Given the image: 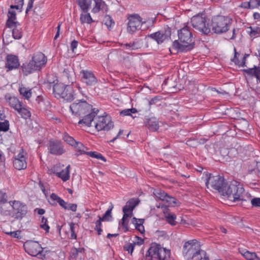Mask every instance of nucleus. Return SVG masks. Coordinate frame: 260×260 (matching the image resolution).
<instances>
[{
    "label": "nucleus",
    "instance_id": "nucleus-20",
    "mask_svg": "<svg viewBox=\"0 0 260 260\" xmlns=\"http://www.w3.org/2000/svg\"><path fill=\"white\" fill-rule=\"evenodd\" d=\"M242 71L248 76L255 77L257 82L260 83V66L254 65L253 67L243 69Z\"/></svg>",
    "mask_w": 260,
    "mask_h": 260
},
{
    "label": "nucleus",
    "instance_id": "nucleus-57",
    "mask_svg": "<svg viewBox=\"0 0 260 260\" xmlns=\"http://www.w3.org/2000/svg\"><path fill=\"white\" fill-rule=\"evenodd\" d=\"M47 81H48L47 86H49L50 87H51V86L53 87V84H56L58 83V80L57 79V78L55 77H53V80L50 79V77H49Z\"/></svg>",
    "mask_w": 260,
    "mask_h": 260
},
{
    "label": "nucleus",
    "instance_id": "nucleus-50",
    "mask_svg": "<svg viewBox=\"0 0 260 260\" xmlns=\"http://www.w3.org/2000/svg\"><path fill=\"white\" fill-rule=\"evenodd\" d=\"M241 254L247 260H253L256 255L255 252H251L249 251H246Z\"/></svg>",
    "mask_w": 260,
    "mask_h": 260
},
{
    "label": "nucleus",
    "instance_id": "nucleus-14",
    "mask_svg": "<svg viewBox=\"0 0 260 260\" xmlns=\"http://www.w3.org/2000/svg\"><path fill=\"white\" fill-rule=\"evenodd\" d=\"M127 30L129 34H133L140 29L142 25V18L138 14H134L128 18Z\"/></svg>",
    "mask_w": 260,
    "mask_h": 260
},
{
    "label": "nucleus",
    "instance_id": "nucleus-3",
    "mask_svg": "<svg viewBox=\"0 0 260 260\" xmlns=\"http://www.w3.org/2000/svg\"><path fill=\"white\" fill-rule=\"evenodd\" d=\"M182 253L187 260H209L206 251L201 249V245L196 239L189 240L184 243Z\"/></svg>",
    "mask_w": 260,
    "mask_h": 260
},
{
    "label": "nucleus",
    "instance_id": "nucleus-61",
    "mask_svg": "<svg viewBox=\"0 0 260 260\" xmlns=\"http://www.w3.org/2000/svg\"><path fill=\"white\" fill-rule=\"evenodd\" d=\"M58 203L59 204V205L62 207L64 209L66 210V209L67 208V206L68 205V203L66 202L63 199H60V200H59V201H58Z\"/></svg>",
    "mask_w": 260,
    "mask_h": 260
},
{
    "label": "nucleus",
    "instance_id": "nucleus-52",
    "mask_svg": "<svg viewBox=\"0 0 260 260\" xmlns=\"http://www.w3.org/2000/svg\"><path fill=\"white\" fill-rule=\"evenodd\" d=\"M70 225V229L71 232L70 239H76L77 235L75 233V223L73 222H71L69 224Z\"/></svg>",
    "mask_w": 260,
    "mask_h": 260
},
{
    "label": "nucleus",
    "instance_id": "nucleus-47",
    "mask_svg": "<svg viewBox=\"0 0 260 260\" xmlns=\"http://www.w3.org/2000/svg\"><path fill=\"white\" fill-rule=\"evenodd\" d=\"M11 210H10L5 205L2 206L0 208V214L4 216L11 217Z\"/></svg>",
    "mask_w": 260,
    "mask_h": 260
},
{
    "label": "nucleus",
    "instance_id": "nucleus-59",
    "mask_svg": "<svg viewBox=\"0 0 260 260\" xmlns=\"http://www.w3.org/2000/svg\"><path fill=\"white\" fill-rule=\"evenodd\" d=\"M257 3V0H251L249 2V4L247 5H248L249 7H250V9H253L258 8Z\"/></svg>",
    "mask_w": 260,
    "mask_h": 260
},
{
    "label": "nucleus",
    "instance_id": "nucleus-2",
    "mask_svg": "<svg viewBox=\"0 0 260 260\" xmlns=\"http://www.w3.org/2000/svg\"><path fill=\"white\" fill-rule=\"evenodd\" d=\"M178 40L173 42L172 49L177 52H187L194 47V40L189 28L187 26L178 30Z\"/></svg>",
    "mask_w": 260,
    "mask_h": 260
},
{
    "label": "nucleus",
    "instance_id": "nucleus-55",
    "mask_svg": "<svg viewBox=\"0 0 260 260\" xmlns=\"http://www.w3.org/2000/svg\"><path fill=\"white\" fill-rule=\"evenodd\" d=\"M7 197L5 192L0 191V205L4 204L7 202Z\"/></svg>",
    "mask_w": 260,
    "mask_h": 260
},
{
    "label": "nucleus",
    "instance_id": "nucleus-54",
    "mask_svg": "<svg viewBox=\"0 0 260 260\" xmlns=\"http://www.w3.org/2000/svg\"><path fill=\"white\" fill-rule=\"evenodd\" d=\"M155 21V18H148V19L145 20L144 21L142 20V25L146 24L147 27L149 28L153 25V24H154Z\"/></svg>",
    "mask_w": 260,
    "mask_h": 260
},
{
    "label": "nucleus",
    "instance_id": "nucleus-48",
    "mask_svg": "<svg viewBox=\"0 0 260 260\" xmlns=\"http://www.w3.org/2000/svg\"><path fill=\"white\" fill-rule=\"evenodd\" d=\"M99 219L95 222V226L94 230L98 232V235H100L102 232V221H104L102 220L100 216H98Z\"/></svg>",
    "mask_w": 260,
    "mask_h": 260
},
{
    "label": "nucleus",
    "instance_id": "nucleus-30",
    "mask_svg": "<svg viewBox=\"0 0 260 260\" xmlns=\"http://www.w3.org/2000/svg\"><path fill=\"white\" fill-rule=\"evenodd\" d=\"M144 222V219H139L134 217L132 219V223L135 225L136 229L141 234L145 232L144 226L143 225Z\"/></svg>",
    "mask_w": 260,
    "mask_h": 260
},
{
    "label": "nucleus",
    "instance_id": "nucleus-5",
    "mask_svg": "<svg viewBox=\"0 0 260 260\" xmlns=\"http://www.w3.org/2000/svg\"><path fill=\"white\" fill-rule=\"evenodd\" d=\"M245 195V192L243 185L236 180L227 184L222 194V196L233 202L246 201L244 199Z\"/></svg>",
    "mask_w": 260,
    "mask_h": 260
},
{
    "label": "nucleus",
    "instance_id": "nucleus-26",
    "mask_svg": "<svg viewBox=\"0 0 260 260\" xmlns=\"http://www.w3.org/2000/svg\"><path fill=\"white\" fill-rule=\"evenodd\" d=\"M146 125L149 130L155 132L159 128V122L156 118L151 117L147 120Z\"/></svg>",
    "mask_w": 260,
    "mask_h": 260
},
{
    "label": "nucleus",
    "instance_id": "nucleus-25",
    "mask_svg": "<svg viewBox=\"0 0 260 260\" xmlns=\"http://www.w3.org/2000/svg\"><path fill=\"white\" fill-rule=\"evenodd\" d=\"M16 12L14 10H9L8 13V20L6 22V26L8 28H12L16 24H17L16 19Z\"/></svg>",
    "mask_w": 260,
    "mask_h": 260
},
{
    "label": "nucleus",
    "instance_id": "nucleus-11",
    "mask_svg": "<svg viewBox=\"0 0 260 260\" xmlns=\"http://www.w3.org/2000/svg\"><path fill=\"white\" fill-rule=\"evenodd\" d=\"M23 247L25 252L31 256L39 255L41 258H44L45 257V254L43 253V248L37 241L27 240L24 242Z\"/></svg>",
    "mask_w": 260,
    "mask_h": 260
},
{
    "label": "nucleus",
    "instance_id": "nucleus-53",
    "mask_svg": "<svg viewBox=\"0 0 260 260\" xmlns=\"http://www.w3.org/2000/svg\"><path fill=\"white\" fill-rule=\"evenodd\" d=\"M165 201L168 203V206H174L176 203V199L175 198L169 196V194H168Z\"/></svg>",
    "mask_w": 260,
    "mask_h": 260
},
{
    "label": "nucleus",
    "instance_id": "nucleus-19",
    "mask_svg": "<svg viewBox=\"0 0 260 260\" xmlns=\"http://www.w3.org/2000/svg\"><path fill=\"white\" fill-rule=\"evenodd\" d=\"M58 167L57 166H54L53 168L52 169V172L54 174H55L56 175L61 179L63 181H67L70 178V171L69 169L70 168V165H68L64 170H62L60 172H57V168Z\"/></svg>",
    "mask_w": 260,
    "mask_h": 260
},
{
    "label": "nucleus",
    "instance_id": "nucleus-24",
    "mask_svg": "<svg viewBox=\"0 0 260 260\" xmlns=\"http://www.w3.org/2000/svg\"><path fill=\"white\" fill-rule=\"evenodd\" d=\"M66 87L67 86L62 83H57L56 84H53V93L55 97L58 99L61 98L62 94H63Z\"/></svg>",
    "mask_w": 260,
    "mask_h": 260
},
{
    "label": "nucleus",
    "instance_id": "nucleus-9",
    "mask_svg": "<svg viewBox=\"0 0 260 260\" xmlns=\"http://www.w3.org/2000/svg\"><path fill=\"white\" fill-rule=\"evenodd\" d=\"M191 23L192 27L202 34L207 35L211 32L210 26L204 14H199L193 16Z\"/></svg>",
    "mask_w": 260,
    "mask_h": 260
},
{
    "label": "nucleus",
    "instance_id": "nucleus-8",
    "mask_svg": "<svg viewBox=\"0 0 260 260\" xmlns=\"http://www.w3.org/2000/svg\"><path fill=\"white\" fill-rule=\"evenodd\" d=\"M9 203L12 207L11 217L17 220H21L26 217L28 209L25 203L18 200L10 201Z\"/></svg>",
    "mask_w": 260,
    "mask_h": 260
},
{
    "label": "nucleus",
    "instance_id": "nucleus-23",
    "mask_svg": "<svg viewBox=\"0 0 260 260\" xmlns=\"http://www.w3.org/2000/svg\"><path fill=\"white\" fill-rule=\"evenodd\" d=\"M122 211L123 212V215L121 219V222H120L119 224H121L124 232H126L129 230L128 227V218L131 217L133 215V213L132 211H128L126 210L125 211L123 209H122Z\"/></svg>",
    "mask_w": 260,
    "mask_h": 260
},
{
    "label": "nucleus",
    "instance_id": "nucleus-63",
    "mask_svg": "<svg viewBox=\"0 0 260 260\" xmlns=\"http://www.w3.org/2000/svg\"><path fill=\"white\" fill-rule=\"evenodd\" d=\"M34 1V0H29V1L28 4H27V8L26 10V13H27L28 12L32 9V8L33 7Z\"/></svg>",
    "mask_w": 260,
    "mask_h": 260
},
{
    "label": "nucleus",
    "instance_id": "nucleus-16",
    "mask_svg": "<svg viewBox=\"0 0 260 260\" xmlns=\"http://www.w3.org/2000/svg\"><path fill=\"white\" fill-rule=\"evenodd\" d=\"M13 162L14 167L17 170H21L26 168L25 153L23 149L15 156Z\"/></svg>",
    "mask_w": 260,
    "mask_h": 260
},
{
    "label": "nucleus",
    "instance_id": "nucleus-12",
    "mask_svg": "<svg viewBox=\"0 0 260 260\" xmlns=\"http://www.w3.org/2000/svg\"><path fill=\"white\" fill-rule=\"evenodd\" d=\"M95 128L98 131H108L113 128L114 123L112 121L111 117L108 114L104 113L102 116H99L94 118Z\"/></svg>",
    "mask_w": 260,
    "mask_h": 260
},
{
    "label": "nucleus",
    "instance_id": "nucleus-38",
    "mask_svg": "<svg viewBox=\"0 0 260 260\" xmlns=\"http://www.w3.org/2000/svg\"><path fill=\"white\" fill-rule=\"evenodd\" d=\"M16 111L24 119H27L31 116L30 111L26 108L23 107L22 105L20 106V109L18 108Z\"/></svg>",
    "mask_w": 260,
    "mask_h": 260
},
{
    "label": "nucleus",
    "instance_id": "nucleus-27",
    "mask_svg": "<svg viewBox=\"0 0 260 260\" xmlns=\"http://www.w3.org/2000/svg\"><path fill=\"white\" fill-rule=\"evenodd\" d=\"M166 221L172 225L176 224V216L174 214H172L170 212L168 207H165L164 210Z\"/></svg>",
    "mask_w": 260,
    "mask_h": 260
},
{
    "label": "nucleus",
    "instance_id": "nucleus-29",
    "mask_svg": "<svg viewBox=\"0 0 260 260\" xmlns=\"http://www.w3.org/2000/svg\"><path fill=\"white\" fill-rule=\"evenodd\" d=\"M94 5L91 10L93 13H97L101 10H104L107 5L104 1L103 0H93Z\"/></svg>",
    "mask_w": 260,
    "mask_h": 260
},
{
    "label": "nucleus",
    "instance_id": "nucleus-4",
    "mask_svg": "<svg viewBox=\"0 0 260 260\" xmlns=\"http://www.w3.org/2000/svg\"><path fill=\"white\" fill-rule=\"evenodd\" d=\"M47 57L42 52L35 53L28 62L23 63L21 66L22 72L25 75L36 71H40L47 63Z\"/></svg>",
    "mask_w": 260,
    "mask_h": 260
},
{
    "label": "nucleus",
    "instance_id": "nucleus-51",
    "mask_svg": "<svg viewBox=\"0 0 260 260\" xmlns=\"http://www.w3.org/2000/svg\"><path fill=\"white\" fill-rule=\"evenodd\" d=\"M47 219L44 216L42 218L41 224L40 227L44 230L46 232H48L49 230V226L47 224Z\"/></svg>",
    "mask_w": 260,
    "mask_h": 260
},
{
    "label": "nucleus",
    "instance_id": "nucleus-39",
    "mask_svg": "<svg viewBox=\"0 0 260 260\" xmlns=\"http://www.w3.org/2000/svg\"><path fill=\"white\" fill-rule=\"evenodd\" d=\"M247 30L248 33L251 37H257L260 35V27L250 26Z\"/></svg>",
    "mask_w": 260,
    "mask_h": 260
},
{
    "label": "nucleus",
    "instance_id": "nucleus-49",
    "mask_svg": "<svg viewBox=\"0 0 260 260\" xmlns=\"http://www.w3.org/2000/svg\"><path fill=\"white\" fill-rule=\"evenodd\" d=\"M135 245H136V243H127L126 244H125L124 246L123 249L125 251H128V252L129 253H131V254H132L133 252V251H134Z\"/></svg>",
    "mask_w": 260,
    "mask_h": 260
},
{
    "label": "nucleus",
    "instance_id": "nucleus-15",
    "mask_svg": "<svg viewBox=\"0 0 260 260\" xmlns=\"http://www.w3.org/2000/svg\"><path fill=\"white\" fill-rule=\"evenodd\" d=\"M48 150L50 153L55 155H61L66 152L62 143L59 140L50 141Z\"/></svg>",
    "mask_w": 260,
    "mask_h": 260
},
{
    "label": "nucleus",
    "instance_id": "nucleus-34",
    "mask_svg": "<svg viewBox=\"0 0 260 260\" xmlns=\"http://www.w3.org/2000/svg\"><path fill=\"white\" fill-rule=\"evenodd\" d=\"M12 36L15 39H20L22 36V32L20 25L19 22L17 24L13 26L12 28Z\"/></svg>",
    "mask_w": 260,
    "mask_h": 260
},
{
    "label": "nucleus",
    "instance_id": "nucleus-21",
    "mask_svg": "<svg viewBox=\"0 0 260 260\" xmlns=\"http://www.w3.org/2000/svg\"><path fill=\"white\" fill-rule=\"evenodd\" d=\"M62 77L66 83H73L75 79V75L73 69L70 67L65 68L62 72Z\"/></svg>",
    "mask_w": 260,
    "mask_h": 260
},
{
    "label": "nucleus",
    "instance_id": "nucleus-56",
    "mask_svg": "<svg viewBox=\"0 0 260 260\" xmlns=\"http://www.w3.org/2000/svg\"><path fill=\"white\" fill-rule=\"evenodd\" d=\"M251 203L253 207H260V198H254L251 199Z\"/></svg>",
    "mask_w": 260,
    "mask_h": 260
},
{
    "label": "nucleus",
    "instance_id": "nucleus-33",
    "mask_svg": "<svg viewBox=\"0 0 260 260\" xmlns=\"http://www.w3.org/2000/svg\"><path fill=\"white\" fill-rule=\"evenodd\" d=\"M77 3L84 13H87L90 7L91 0H76Z\"/></svg>",
    "mask_w": 260,
    "mask_h": 260
},
{
    "label": "nucleus",
    "instance_id": "nucleus-35",
    "mask_svg": "<svg viewBox=\"0 0 260 260\" xmlns=\"http://www.w3.org/2000/svg\"><path fill=\"white\" fill-rule=\"evenodd\" d=\"M84 251L85 249L83 247L72 248L71 251L70 256L71 258L77 259L80 255L83 254Z\"/></svg>",
    "mask_w": 260,
    "mask_h": 260
},
{
    "label": "nucleus",
    "instance_id": "nucleus-32",
    "mask_svg": "<svg viewBox=\"0 0 260 260\" xmlns=\"http://www.w3.org/2000/svg\"><path fill=\"white\" fill-rule=\"evenodd\" d=\"M7 101L9 103V105L15 110H17L18 108L20 109L22 105V103L15 96H10L7 99Z\"/></svg>",
    "mask_w": 260,
    "mask_h": 260
},
{
    "label": "nucleus",
    "instance_id": "nucleus-28",
    "mask_svg": "<svg viewBox=\"0 0 260 260\" xmlns=\"http://www.w3.org/2000/svg\"><path fill=\"white\" fill-rule=\"evenodd\" d=\"M61 98L67 101H71L75 98L73 88L69 86H67Z\"/></svg>",
    "mask_w": 260,
    "mask_h": 260
},
{
    "label": "nucleus",
    "instance_id": "nucleus-46",
    "mask_svg": "<svg viewBox=\"0 0 260 260\" xmlns=\"http://www.w3.org/2000/svg\"><path fill=\"white\" fill-rule=\"evenodd\" d=\"M103 21L105 24L107 26L108 28L111 27L115 24V22L111 17L108 15H106L104 17Z\"/></svg>",
    "mask_w": 260,
    "mask_h": 260
},
{
    "label": "nucleus",
    "instance_id": "nucleus-18",
    "mask_svg": "<svg viewBox=\"0 0 260 260\" xmlns=\"http://www.w3.org/2000/svg\"><path fill=\"white\" fill-rule=\"evenodd\" d=\"M19 66V60L17 56L13 54H8L7 55L5 67L8 69L7 71L17 69Z\"/></svg>",
    "mask_w": 260,
    "mask_h": 260
},
{
    "label": "nucleus",
    "instance_id": "nucleus-36",
    "mask_svg": "<svg viewBox=\"0 0 260 260\" xmlns=\"http://www.w3.org/2000/svg\"><path fill=\"white\" fill-rule=\"evenodd\" d=\"M20 94L23 96L24 99L29 100L31 96V89L25 87H21L19 89Z\"/></svg>",
    "mask_w": 260,
    "mask_h": 260
},
{
    "label": "nucleus",
    "instance_id": "nucleus-31",
    "mask_svg": "<svg viewBox=\"0 0 260 260\" xmlns=\"http://www.w3.org/2000/svg\"><path fill=\"white\" fill-rule=\"evenodd\" d=\"M139 201L138 199L132 198L129 200L123 208L125 211L133 212L136 206L138 205Z\"/></svg>",
    "mask_w": 260,
    "mask_h": 260
},
{
    "label": "nucleus",
    "instance_id": "nucleus-64",
    "mask_svg": "<svg viewBox=\"0 0 260 260\" xmlns=\"http://www.w3.org/2000/svg\"><path fill=\"white\" fill-rule=\"evenodd\" d=\"M136 238L137 239V241L134 242L136 243V244H137L138 245H141L144 243V240L142 238L138 236H136Z\"/></svg>",
    "mask_w": 260,
    "mask_h": 260
},
{
    "label": "nucleus",
    "instance_id": "nucleus-37",
    "mask_svg": "<svg viewBox=\"0 0 260 260\" xmlns=\"http://www.w3.org/2000/svg\"><path fill=\"white\" fill-rule=\"evenodd\" d=\"M85 14H81L80 17V20L82 24L86 23L87 24H91L93 22L89 13H84Z\"/></svg>",
    "mask_w": 260,
    "mask_h": 260
},
{
    "label": "nucleus",
    "instance_id": "nucleus-45",
    "mask_svg": "<svg viewBox=\"0 0 260 260\" xmlns=\"http://www.w3.org/2000/svg\"><path fill=\"white\" fill-rule=\"evenodd\" d=\"M86 154L91 157L96 158L98 159H101L103 160L104 162L106 161V159L101 153H98L97 152L89 151L87 152Z\"/></svg>",
    "mask_w": 260,
    "mask_h": 260
},
{
    "label": "nucleus",
    "instance_id": "nucleus-22",
    "mask_svg": "<svg viewBox=\"0 0 260 260\" xmlns=\"http://www.w3.org/2000/svg\"><path fill=\"white\" fill-rule=\"evenodd\" d=\"M122 211L123 212V215L121 219V222H120L119 224H121L124 232H126L129 230L128 227V218L131 217L133 215V213L132 211H128L126 210L125 211L123 209H122Z\"/></svg>",
    "mask_w": 260,
    "mask_h": 260
},
{
    "label": "nucleus",
    "instance_id": "nucleus-60",
    "mask_svg": "<svg viewBox=\"0 0 260 260\" xmlns=\"http://www.w3.org/2000/svg\"><path fill=\"white\" fill-rule=\"evenodd\" d=\"M231 60L233 61L235 63V64L239 67H244V62L241 61L240 60H239L238 57H234L233 59H231Z\"/></svg>",
    "mask_w": 260,
    "mask_h": 260
},
{
    "label": "nucleus",
    "instance_id": "nucleus-43",
    "mask_svg": "<svg viewBox=\"0 0 260 260\" xmlns=\"http://www.w3.org/2000/svg\"><path fill=\"white\" fill-rule=\"evenodd\" d=\"M2 114L0 115V120H3V118L2 117ZM9 129V123L7 120L4 121H0V131L7 132Z\"/></svg>",
    "mask_w": 260,
    "mask_h": 260
},
{
    "label": "nucleus",
    "instance_id": "nucleus-6",
    "mask_svg": "<svg viewBox=\"0 0 260 260\" xmlns=\"http://www.w3.org/2000/svg\"><path fill=\"white\" fill-rule=\"evenodd\" d=\"M170 252L155 243H152L146 252L145 260H166Z\"/></svg>",
    "mask_w": 260,
    "mask_h": 260
},
{
    "label": "nucleus",
    "instance_id": "nucleus-13",
    "mask_svg": "<svg viewBox=\"0 0 260 260\" xmlns=\"http://www.w3.org/2000/svg\"><path fill=\"white\" fill-rule=\"evenodd\" d=\"M171 29L168 27L164 29L149 34L146 37L155 41L157 44H161L166 40H169L171 38Z\"/></svg>",
    "mask_w": 260,
    "mask_h": 260
},
{
    "label": "nucleus",
    "instance_id": "nucleus-17",
    "mask_svg": "<svg viewBox=\"0 0 260 260\" xmlns=\"http://www.w3.org/2000/svg\"><path fill=\"white\" fill-rule=\"evenodd\" d=\"M80 74L82 75L81 80L87 86H93L97 83V79L91 71L82 70Z\"/></svg>",
    "mask_w": 260,
    "mask_h": 260
},
{
    "label": "nucleus",
    "instance_id": "nucleus-7",
    "mask_svg": "<svg viewBox=\"0 0 260 260\" xmlns=\"http://www.w3.org/2000/svg\"><path fill=\"white\" fill-rule=\"evenodd\" d=\"M231 24L232 19L229 17L217 15L212 18L211 26L214 33L222 34L229 29Z\"/></svg>",
    "mask_w": 260,
    "mask_h": 260
},
{
    "label": "nucleus",
    "instance_id": "nucleus-10",
    "mask_svg": "<svg viewBox=\"0 0 260 260\" xmlns=\"http://www.w3.org/2000/svg\"><path fill=\"white\" fill-rule=\"evenodd\" d=\"M228 183L226 182L224 178L219 176H213L211 174L207 177L206 181V185L208 188H211L217 190L222 195Z\"/></svg>",
    "mask_w": 260,
    "mask_h": 260
},
{
    "label": "nucleus",
    "instance_id": "nucleus-1",
    "mask_svg": "<svg viewBox=\"0 0 260 260\" xmlns=\"http://www.w3.org/2000/svg\"><path fill=\"white\" fill-rule=\"evenodd\" d=\"M70 109L73 115L83 116L78 121V124H84L88 127L91 126V122L99 112L98 109L92 108V105L84 100H76L70 105Z\"/></svg>",
    "mask_w": 260,
    "mask_h": 260
},
{
    "label": "nucleus",
    "instance_id": "nucleus-44",
    "mask_svg": "<svg viewBox=\"0 0 260 260\" xmlns=\"http://www.w3.org/2000/svg\"><path fill=\"white\" fill-rule=\"evenodd\" d=\"M113 208V205H111L110 207H109V209L106 211L105 213L103 215V216L101 218L102 220L104 221H110L112 218V214L111 212Z\"/></svg>",
    "mask_w": 260,
    "mask_h": 260
},
{
    "label": "nucleus",
    "instance_id": "nucleus-41",
    "mask_svg": "<svg viewBox=\"0 0 260 260\" xmlns=\"http://www.w3.org/2000/svg\"><path fill=\"white\" fill-rule=\"evenodd\" d=\"M153 193L156 198L164 201H165L168 194L164 191L160 189L155 190Z\"/></svg>",
    "mask_w": 260,
    "mask_h": 260
},
{
    "label": "nucleus",
    "instance_id": "nucleus-40",
    "mask_svg": "<svg viewBox=\"0 0 260 260\" xmlns=\"http://www.w3.org/2000/svg\"><path fill=\"white\" fill-rule=\"evenodd\" d=\"M76 149L78 150V152L79 153H76L75 155L76 156H78L80 154H87L86 151L84 150V149H87L86 147H84V146L83 145L82 143L76 141V144L74 145Z\"/></svg>",
    "mask_w": 260,
    "mask_h": 260
},
{
    "label": "nucleus",
    "instance_id": "nucleus-62",
    "mask_svg": "<svg viewBox=\"0 0 260 260\" xmlns=\"http://www.w3.org/2000/svg\"><path fill=\"white\" fill-rule=\"evenodd\" d=\"M131 46L132 50L138 49L141 47L137 42H133L131 43Z\"/></svg>",
    "mask_w": 260,
    "mask_h": 260
},
{
    "label": "nucleus",
    "instance_id": "nucleus-58",
    "mask_svg": "<svg viewBox=\"0 0 260 260\" xmlns=\"http://www.w3.org/2000/svg\"><path fill=\"white\" fill-rule=\"evenodd\" d=\"M77 209V205L76 204H71L69 203L68 204V205L67 206V208L66 210H71L73 212L76 211Z\"/></svg>",
    "mask_w": 260,
    "mask_h": 260
},
{
    "label": "nucleus",
    "instance_id": "nucleus-42",
    "mask_svg": "<svg viewBox=\"0 0 260 260\" xmlns=\"http://www.w3.org/2000/svg\"><path fill=\"white\" fill-rule=\"evenodd\" d=\"M62 139L68 144L73 146L76 144V140L71 136H69L67 133H64L62 135Z\"/></svg>",
    "mask_w": 260,
    "mask_h": 260
}]
</instances>
